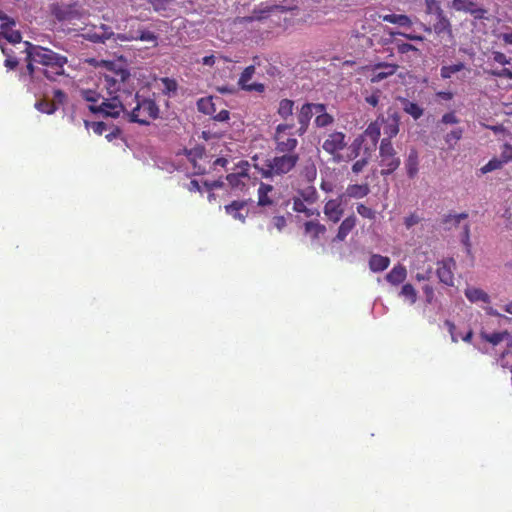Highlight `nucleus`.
<instances>
[{"label": "nucleus", "instance_id": "603ef678", "mask_svg": "<svg viewBox=\"0 0 512 512\" xmlns=\"http://www.w3.org/2000/svg\"><path fill=\"white\" fill-rule=\"evenodd\" d=\"M501 158L505 163L512 160V145L505 143L502 147Z\"/></svg>", "mask_w": 512, "mask_h": 512}, {"label": "nucleus", "instance_id": "dca6fc26", "mask_svg": "<svg viewBox=\"0 0 512 512\" xmlns=\"http://www.w3.org/2000/svg\"><path fill=\"white\" fill-rule=\"evenodd\" d=\"M67 63V58L58 54L57 60H51L46 66L47 69L44 71L45 76L50 80H55L57 76L64 75V66Z\"/></svg>", "mask_w": 512, "mask_h": 512}, {"label": "nucleus", "instance_id": "f8f14e48", "mask_svg": "<svg viewBox=\"0 0 512 512\" xmlns=\"http://www.w3.org/2000/svg\"><path fill=\"white\" fill-rule=\"evenodd\" d=\"M378 118L381 129L383 130L384 135L387 136L386 138L391 140V138L398 134L400 117L396 112L388 113L387 117L380 115Z\"/></svg>", "mask_w": 512, "mask_h": 512}, {"label": "nucleus", "instance_id": "423d86ee", "mask_svg": "<svg viewBox=\"0 0 512 512\" xmlns=\"http://www.w3.org/2000/svg\"><path fill=\"white\" fill-rule=\"evenodd\" d=\"M464 294L466 298L471 302L475 304H486L487 306H484L483 309L485 310L486 314L490 316H495L499 318H503L505 320H510V318L504 316L503 314L499 313L498 310L494 309L493 307L489 306L491 302L490 296L481 288L475 287V286H468Z\"/></svg>", "mask_w": 512, "mask_h": 512}, {"label": "nucleus", "instance_id": "09e8293b", "mask_svg": "<svg viewBox=\"0 0 512 512\" xmlns=\"http://www.w3.org/2000/svg\"><path fill=\"white\" fill-rule=\"evenodd\" d=\"M320 189L326 193H332L336 189V183L333 180L322 178Z\"/></svg>", "mask_w": 512, "mask_h": 512}, {"label": "nucleus", "instance_id": "aec40b11", "mask_svg": "<svg viewBox=\"0 0 512 512\" xmlns=\"http://www.w3.org/2000/svg\"><path fill=\"white\" fill-rule=\"evenodd\" d=\"M356 223L357 218L354 214L347 216L338 227L335 240L344 241L348 234L355 228Z\"/></svg>", "mask_w": 512, "mask_h": 512}, {"label": "nucleus", "instance_id": "a18cd8bd", "mask_svg": "<svg viewBox=\"0 0 512 512\" xmlns=\"http://www.w3.org/2000/svg\"><path fill=\"white\" fill-rule=\"evenodd\" d=\"M35 107L37 110L46 114H52L56 110L55 104H52V102L45 99L36 102Z\"/></svg>", "mask_w": 512, "mask_h": 512}, {"label": "nucleus", "instance_id": "8fccbe9b", "mask_svg": "<svg viewBox=\"0 0 512 512\" xmlns=\"http://www.w3.org/2000/svg\"><path fill=\"white\" fill-rule=\"evenodd\" d=\"M493 60L501 65H508L511 62V59L508 58L504 53L499 51H494L492 53Z\"/></svg>", "mask_w": 512, "mask_h": 512}, {"label": "nucleus", "instance_id": "a878e982", "mask_svg": "<svg viewBox=\"0 0 512 512\" xmlns=\"http://www.w3.org/2000/svg\"><path fill=\"white\" fill-rule=\"evenodd\" d=\"M481 338L486 341L487 343H490L492 346H497L503 341L510 342L511 341V335L508 331H502V332H495V333H486L481 332Z\"/></svg>", "mask_w": 512, "mask_h": 512}, {"label": "nucleus", "instance_id": "1a4fd4ad", "mask_svg": "<svg viewBox=\"0 0 512 512\" xmlns=\"http://www.w3.org/2000/svg\"><path fill=\"white\" fill-rule=\"evenodd\" d=\"M324 110L323 104H312L306 103L304 104L297 114V120L299 123V127L296 129V133L298 136H302L306 133L310 120L315 115V113L322 112Z\"/></svg>", "mask_w": 512, "mask_h": 512}, {"label": "nucleus", "instance_id": "4be33fe9", "mask_svg": "<svg viewBox=\"0 0 512 512\" xmlns=\"http://www.w3.org/2000/svg\"><path fill=\"white\" fill-rule=\"evenodd\" d=\"M404 165L408 177L413 179L419 170V158L415 149L410 150Z\"/></svg>", "mask_w": 512, "mask_h": 512}, {"label": "nucleus", "instance_id": "bb28decb", "mask_svg": "<svg viewBox=\"0 0 512 512\" xmlns=\"http://www.w3.org/2000/svg\"><path fill=\"white\" fill-rule=\"evenodd\" d=\"M380 165L382 167L381 174L389 175L394 172L400 165V158L397 156H380Z\"/></svg>", "mask_w": 512, "mask_h": 512}, {"label": "nucleus", "instance_id": "de8ad7c7", "mask_svg": "<svg viewBox=\"0 0 512 512\" xmlns=\"http://www.w3.org/2000/svg\"><path fill=\"white\" fill-rule=\"evenodd\" d=\"M356 210H357L358 214L361 215L364 218H367V219H370V220H374L375 217H376L375 211L372 210L371 208L367 207L363 203L357 204Z\"/></svg>", "mask_w": 512, "mask_h": 512}, {"label": "nucleus", "instance_id": "b1692460", "mask_svg": "<svg viewBox=\"0 0 512 512\" xmlns=\"http://www.w3.org/2000/svg\"><path fill=\"white\" fill-rule=\"evenodd\" d=\"M100 32L88 33L87 38L93 42H103L113 40L114 42L119 41L117 34H114L110 29L104 25L101 26Z\"/></svg>", "mask_w": 512, "mask_h": 512}, {"label": "nucleus", "instance_id": "052dcab7", "mask_svg": "<svg viewBox=\"0 0 512 512\" xmlns=\"http://www.w3.org/2000/svg\"><path fill=\"white\" fill-rule=\"evenodd\" d=\"M187 24H189L187 20L178 17L172 21V28L177 30L185 29Z\"/></svg>", "mask_w": 512, "mask_h": 512}, {"label": "nucleus", "instance_id": "864d4df0", "mask_svg": "<svg viewBox=\"0 0 512 512\" xmlns=\"http://www.w3.org/2000/svg\"><path fill=\"white\" fill-rule=\"evenodd\" d=\"M368 164V159L367 158H362L360 160H357L353 165H352V171L353 173L355 174H358L360 172L363 171V169L367 166Z\"/></svg>", "mask_w": 512, "mask_h": 512}, {"label": "nucleus", "instance_id": "6e6d98bb", "mask_svg": "<svg viewBox=\"0 0 512 512\" xmlns=\"http://www.w3.org/2000/svg\"><path fill=\"white\" fill-rule=\"evenodd\" d=\"M441 122L444 124H457V123H459V119L457 118L455 113L450 112V113H446L442 116Z\"/></svg>", "mask_w": 512, "mask_h": 512}, {"label": "nucleus", "instance_id": "e2e57ef3", "mask_svg": "<svg viewBox=\"0 0 512 512\" xmlns=\"http://www.w3.org/2000/svg\"><path fill=\"white\" fill-rule=\"evenodd\" d=\"M293 209L296 212L303 213V212H306L307 207H306V205H305L303 200L295 199L294 202H293Z\"/></svg>", "mask_w": 512, "mask_h": 512}, {"label": "nucleus", "instance_id": "680f3d73", "mask_svg": "<svg viewBox=\"0 0 512 512\" xmlns=\"http://www.w3.org/2000/svg\"><path fill=\"white\" fill-rule=\"evenodd\" d=\"M272 224L277 230L281 231L286 225V220L283 216H277L273 218Z\"/></svg>", "mask_w": 512, "mask_h": 512}, {"label": "nucleus", "instance_id": "37998d69", "mask_svg": "<svg viewBox=\"0 0 512 512\" xmlns=\"http://www.w3.org/2000/svg\"><path fill=\"white\" fill-rule=\"evenodd\" d=\"M504 163L505 162L502 158L501 159L493 158L481 168V172L483 174H486V173L492 172L494 170H498V169L502 168Z\"/></svg>", "mask_w": 512, "mask_h": 512}, {"label": "nucleus", "instance_id": "f257e3e1", "mask_svg": "<svg viewBox=\"0 0 512 512\" xmlns=\"http://www.w3.org/2000/svg\"><path fill=\"white\" fill-rule=\"evenodd\" d=\"M129 76V72L123 69L104 74L101 85L107 90L109 97L91 89L81 90V97L89 103V110L101 117L117 118L124 112V106L119 97L114 94L124 87Z\"/></svg>", "mask_w": 512, "mask_h": 512}, {"label": "nucleus", "instance_id": "393cba45", "mask_svg": "<svg viewBox=\"0 0 512 512\" xmlns=\"http://www.w3.org/2000/svg\"><path fill=\"white\" fill-rule=\"evenodd\" d=\"M407 277V270L403 265H396L392 268V270L386 275V280L391 285H399Z\"/></svg>", "mask_w": 512, "mask_h": 512}, {"label": "nucleus", "instance_id": "f03ea898", "mask_svg": "<svg viewBox=\"0 0 512 512\" xmlns=\"http://www.w3.org/2000/svg\"><path fill=\"white\" fill-rule=\"evenodd\" d=\"M298 161V154L284 153L281 156L267 159L263 164L255 163L254 167L259 171L262 177L273 179L289 173L296 166Z\"/></svg>", "mask_w": 512, "mask_h": 512}, {"label": "nucleus", "instance_id": "774afa93", "mask_svg": "<svg viewBox=\"0 0 512 512\" xmlns=\"http://www.w3.org/2000/svg\"><path fill=\"white\" fill-rule=\"evenodd\" d=\"M303 197H304V199L306 201L314 202L316 200V191H315V189L311 188V189L307 190L303 194Z\"/></svg>", "mask_w": 512, "mask_h": 512}, {"label": "nucleus", "instance_id": "3c124183", "mask_svg": "<svg viewBox=\"0 0 512 512\" xmlns=\"http://www.w3.org/2000/svg\"><path fill=\"white\" fill-rule=\"evenodd\" d=\"M66 101V94L61 90H55L53 92L52 104H55L56 109L59 105H62Z\"/></svg>", "mask_w": 512, "mask_h": 512}, {"label": "nucleus", "instance_id": "9b49d317", "mask_svg": "<svg viewBox=\"0 0 512 512\" xmlns=\"http://www.w3.org/2000/svg\"><path fill=\"white\" fill-rule=\"evenodd\" d=\"M155 12L162 17H173L181 10L178 0H150Z\"/></svg>", "mask_w": 512, "mask_h": 512}, {"label": "nucleus", "instance_id": "58836bf2", "mask_svg": "<svg viewBox=\"0 0 512 512\" xmlns=\"http://www.w3.org/2000/svg\"><path fill=\"white\" fill-rule=\"evenodd\" d=\"M464 69L463 63H457L454 65L442 66L440 74L443 79L450 78L453 74Z\"/></svg>", "mask_w": 512, "mask_h": 512}, {"label": "nucleus", "instance_id": "f3484780", "mask_svg": "<svg viewBox=\"0 0 512 512\" xmlns=\"http://www.w3.org/2000/svg\"><path fill=\"white\" fill-rule=\"evenodd\" d=\"M451 7L456 11H463L472 14L475 18H481L484 14V10L477 7V5L471 0H453Z\"/></svg>", "mask_w": 512, "mask_h": 512}, {"label": "nucleus", "instance_id": "c85d7f7f", "mask_svg": "<svg viewBox=\"0 0 512 512\" xmlns=\"http://www.w3.org/2000/svg\"><path fill=\"white\" fill-rule=\"evenodd\" d=\"M305 233L316 239L325 234L326 226L318 221H308L304 224Z\"/></svg>", "mask_w": 512, "mask_h": 512}, {"label": "nucleus", "instance_id": "6e6552de", "mask_svg": "<svg viewBox=\"0 0 512 512\" xmlns=\"http://www.w3.org/2000/svg\"><path fill=\"white\" fill-rule=\"evenodd\" d=\"M24 45L25 52L27 53V59L29 61H34L46 67L51 60L58 59V53L50 49L33 45L28 41H25Z\"/></svg>", "mask_w": 512, "mask_h": 512}, {"label": "nucleus", "instance_id": "6ab92c4d", "mask_svg": "<svg viewBox=\"0 0 512 512\" xmlns=\"http://www.w3.org/2000/svg\"><path fill=\"white\" fill-rule=\"evenodd\" d=\"M370 193V187L367 183L365 184H349L344 193L341 195H345V199L353 198V199H361L366 197Z\"/></svg>", "mask_w": 512, "mask_h": 512}, {"label": "nucleus", "instance_id": "2f4dec72", "mask_svg": "<svg viewBox=\"0 0 512 512\" xmlns=\"http://www.w3.org/2000/svg\"><path fill=\"white\" fill-rule=\"evenodd\" d=\"M437 22L434 24V31L440 35L442 33L448 34L450 38H452V28L451 23L448 18L443 14L437 17Z\"/></svg>", "mask_w": 512, "mask_h": 512}, {"label": "nucleus", "instance_id": "9d476101", "mask_svg": "<svg viewBox=\"0 0 512 512\" xmlns=\"http://www.w3.org/2000/svg\"><path fill=\"white\" fill-rule=\"evenodd\" d=\"M249 163L247 161H240L236 165V171L227 176L229 185L236 190H243L246 186V181L249 179L248 175Z\"/></svg>", "mask_w": 512, "mask_h": 512}, {"label": "nucleus", "instance_id": "412c9836", "mask_svg": "<svg viewBox=\"0 0 512 512\" xmlns=\"http://www.w3.org/2000/svg\"><path fill=\"white\" fill-rule=\"evenodd\" d=\"M397 65L395 64H387L380 63L375 66V73L373 74L371 81L372 82H380L383 79L387 78L390 75H393L397 70Z\"/></svg>", "mask_w": 512, "mask_h": 512}, {"label": "nucleus", "instance_id": "bf43d9fd", "mask_svg": "<svg viewBox=\"0 0 512 512\" xmlns=\"http://www.w3.org/2000/svg\"><path fill=\"white\" fill-rule=\"evenodd\" d=\"M431 274H432V268L429 267L427 270L423 271V272H417V274L415 275V279L417 281H427L431 278Z\"/></svg>", "mask_w": 512, "mask_h": 512}, {"label": "nucleus", "instance_id": "4468645a", "mask_svg": "<svg viewBox=\"0 0 512 512\" xmlns=\"http://www.w3.org/2000/svg\"><path fill=\"white\" fill-rule=\"evenodd\" d=\"M117 39L121 42L125 41H134L141 40L145 42H152L154 45L157 44V36L151 32L146 30H137V31H129L128 33H119L117 34Z\"/></svg>", "mask_w": 512, "mask_h": 512}, {"label": "nucleus", "instance_id": "ea45409f", "mask_svg": "<svg viewBox=\"0 0 512 512\" xmlns=\"http://www.w3.org/2000/svg\"><path fill=\"white\" fill-rule=\"evenodd\" d=\"M380 156H396V151L389 138H383L379 147Z\"/></svg>", "mask_w": 512, "mask_h": 512}, {"label": "nucleus", "instance_id": "c03bdc74", "mask_svg": "<svg viewBox=\"0 0 512 512\" xmlns=\"http://www.w3.org/2000/svg\"><path fill=\"white\" fill-rule=\"evenodd\" d=\"M0 48L2 50V53L6 56L5 66L9 69H14L18 65V60L15 57H13V51L7 49L3 45H0Z\"/></svg>", "mask_w": 512, "mask_h": 512}, {"label": "nucleus", "instance_id": "4c0bfd02", "mask_svg": "<svg viewBox=\"0 0 512 512\" xmlns=\"http://www.w3.org/2000/svg\"><path fill=\"white\" fill-rule=\"evenodd\" d=\"M159 88L164 94L170 95L171 93H175L177 90V83L175 80L170 78H161L159 82Z\"/></svg>", "mask_w": 512, "mask_h": 512}, {"label": "nucleus", "instance_id": "0eeeda50", "mask_svg": "<svg viewBox=\"0 0 512 512\" xmlns=\"http://www.w3.org/2000/svg\"><path fill=\"white\" fill-rule=\"evenodd\" d=\"M345 207V195L339 194L335 198H329L325 200L323 206V214L327 221L336 224L342 219L345 213Z\"/></svg>", "mask_w": 512, "mask_h": 512}, {"label": "nucleus", "instance_id": "5701e85b", "mask_svg": "<svg viewBox=\"0 0 512 512\" xmlns=\"http://www.w3.org/2000/svg\"><path fill=\"white\" fill-rule=\"evenodd\" d=\"M273 191V186L261 183L258 188V204L263 207L272 206L274 204V198L271 196Z\"/></svg>", "mask_w": 512, "mask_h": 512}, {"label": "nucleus", "instance_id": "72a5a7b5", "mask_svg": "<svg viewBox=\"0 0 512 512\" xmlns=\"http://www.w3.org/2000/svg\"><path fill=\"white\" fill-rule=\"evenodd\" d=\"M365 135L371 139L373 144H376L378 142L379 137L381 135V125L378 117L374 122L370 123V125L367 127V129L365 130Z\"/></svg>", "mask_w": 512, "mask_h": 512}, {"label": "nucleus", "instance_id": "473e14b6", "mask_svg": "<svg viewBox=\"0 0 512 512\" xmlns=\"http://www.w3.org/2000/svg\"><path fill=\"white\" fill-rule=\"evenodd\" d=\"M399 297L403 298V300L408 302L410 305H413L417 301V291L412 284L406 283L402 286L399 292Z\"/></svg>", "mask_w": 512, "mask_h": 512}, {"label": "nucleus", "instance_id": "49530a36", "mask_svg": "<svg viewBox=\"0 0 512 512\" xmlns=\"http://www.w3.org/2000/svg\"><path fill=\"white\" fill-rule=\"evenodd\" d=\"M425 5L427 14H435L437 17L444 14L436 0H425Z\"/></svg>", "mask_w": 512, "mask_h": 512}, {"label": "nucleus", "instance_id": "cd10ccee", "mask_svg": "<svg viewBox=\"0 0 512 512\" xmlns=\"http://www.w3.org/2000/svg\"><path fill=\"white\" fill-rule=\"evenodd\" d=\"M54 15L59 21L71 22L78 17L77 11L71 6L57 7L54 10Z\"/></svg>", "mask_w": 512, "mask_h": 512}, {"label": "nucleus", "instance_id": "20e7f679", "mask_svg": "<svg viewBox=\"0 0 512 512\" xmlns=\"http://www.w3.org/2000/svg\"><path fill=\"white\" fill-rule=\"evenodd\" d=\"M136 106L127 115L129 121L139 123L141 125H148L159 115V108L155 101L150 98H141L135 96Z\"/></svg>", "mask_w": 512, "mask_h": 512}, {"label": "nucleus", "instance_id": "a211bd4d", "mask_svg": "<svg viewBox=\"0 0 512 512\" xmlns=\"http://www.w3.org/2000/svg\"><path fill=\"white\" fill-rule=\"evenodd\" d=\"M225 211L235 220H239L241 222L245 221V218L248 214L245 201H234L231 204L225 206Z\"/></svg>", "mask_w": 512, "mask_h": 512}, {"label": "nucleus", "instance_id": "13d9d810", "mask_svg": "<svg viewBox=\"0 0 512 512\" xmlns=\"http://www.w3.org/2000/svg\"><path fill=\"white\" fill-rule=\"evenodd\" d=\"M90 128L94 133L101 135L104 131H106V124L103 122H92Z\"/></svg>", "mask_w": 512, "mask_h": 512}, {"label": "nucleus", "instance_id": "0e129e2a", "mask_svg": "<svg viewBox=\"0 0 512 512\" xmlns=\"http://www.w3.org/2000/svg\"><path fill=\"white\" fill-rule=\"evenodd\" d=\"M445 325L446 327L448 328V331L451 335V339L453 342H457L458 341V337H459V334H456L455 330H456V327L453 323H451L450 321H446L445 322Z\"/></svg>", "mask_w": 512, "mask_h": 512}, {"label": "nucleus", "instance_id": "5fc2aeb1", "mask_svg": "<svg viewBox=\"0 0 512 512\" xmlns=\"http://www.w3.org/2000/svg\"><path fill=\"white\" fill-rule=\"evenodd\" d=\"M499 38L505 44L512 45V27H506L505 30L500 33Z\"/></svg>", "mask_w": 512, "mask_h": 512}, {"label": "nucleus", "instance_id": "f704fd0d", "mask_svg": "<svg viewBox=\"0 0 512 512\" xmlns=\"http://www.w3.org/2000/svg\"><path fill=\"white\" fill-rule=\"evenodd\" d=\"M403 110L411 115L415 120L419 119L423 115V109L416 103L410 102L406 99L402 100Z\"/></svg>", "mask_w": 512, "mask_h": 512}, {"label": "nucleus", "instance_id": "ddd939ff", "mask_svg": "<svg viewBox=\"0 0 512 512\" xmlns=\"http://www.w3.org/2000/svg\"><path fill=\"white\" fill-rule=\"evenodd\" d=\"M455 268V261L453 259L443 260L438 263L437 276L445 285L453 286L454 275L453 270Z\"/></svg>", "mask_w": 512, "mask_h": 512}, {"label": "nucleus", "instance_id": "7c9ffc66", "mask_svg": "<svg viewBox=\"0 0 512 512\" xmlns=\"http://www.w3.org/2000/svg\"><path fill=\"white\" fill-rule=\"evenodd\" d=\"M380 18L385 22L397 24L401 27H410L412 25L411 19L404 14H387L380 16Z\"/></svg>", "mask_w": 512, "mask_h": 512}, {"label": "nucleus", "instance_id": "79ce46f5", "mask_svg": "<svg viewBox=\"0 0 512 512\" xmlns=\"http://www.w3.org/2000/svg\"><path fill=\"white\" fill-rule=\"evenodd\" d=\"M198 110L204 114H212L214 110V104L212 103L211 98H201L197 102Z\"/></svg>", "mask_w": 512, "mask_h": 512}, {"label": "nucleus", "instance_id": "338daca9", "mask_svg": "<svg viewBox=\"0 0 512 512\" xmlns=\"http://www.w3.org/2000/svg\"><path fill=\"white\" fill-rule=\"evenodd\" d=\"M398 49H399V51L401 53H408L410 51H417L418 50L415 46H413V45H411L409 43H402V44H400L398 46Z\"/></svg>", "mask_w": 512, "mask_h": 512}, {"label": "nucleus", "instance_id": "69168bd1", "mask_svg": "<svg viewBox=\"0 0 512 512\" xmlns=\"http://www.w3.org/2000/svg\"><path fill=\"white\" fill-rule=\"evenodd\" d=\"M419 222V217L415 214H412L405 218V225L407 228H411Z\"/></svg>", "mask_w": 512, "mask_h": 512}, {"label": "nucleus", "instance_id": "c9c22d12", "mask_svg": "<svg viewBox=\"0 0 512 512\" xmlns=\"http://www.w3.org/2000/svg\"><path fill=\"white\" fill-rule=\"evenodd\" d=\"M294 102L289 99H282L279 103L278 114L283 118L287 119L293 114Z\"/></svg>", "mask_w": 512, "mask_h": 512}, {"label": "nucleus", "instance_id": "39448f33", "mask_svg": "<svg viewBox=\"0 0 512 512\" xmlns=\"http://www.w3.org/2000/svg\"><path fill=\"white\" fill-rule=\"evenodd\" d=\"M293 123H281L276 126L274 132L275 149L280 153H294L298 140Z\"/></svg>", "mask_w": 512, "mask_h": 512}, {"label": "nucleus", "instance_id": "c756f323", "mask_svg": "<svg viewBox=\"0 0 512 512\" xmlns=\"http://www.w3.org/2000/svg\"><path fill=\"white\" fill-rule=\"evenodd\" d=\"M390 259L381 255H372L369 260V267L373 272H380L388 268Z\"/></svg>", "mask_w": 512, "mask_h": 512}, {"label": "nucleus", "instance_id": "2eb2a0df", "mask_svg": "<svg viewBox=\"0 0 512 512\" xmlns=\"http://www.w3.org/2000/svg\"><path fill=\"white\" fill-rule=\"evenodd\" d=\"M254 73H255V67L252 65L248 66L242 72L238 83L241 86V88L244 90L263 92L264 88H265L263 84H261V83L249 84V81L252 79Z\"/></svg>", "mask_w": 512, "mask_h": 512}, {"label": "nucleus", "instance_id": "a19ab883", "mask_svg": "<svg viewBox=\"0 0 512 512\" xmlns=\"http://www.w3.org/2000/svg\"><path fill=\"white\" fill-rule=\"evenodd\" d=\"M316 119H315V125L317 127H326L333 123L334 119L333 117L326 113L325 109L322 112L315 113Z\"/></svg>", "mask_w": 512, "mask_h": 512}, {"label": "nucleus", "instance_id": "4d7b16f0", "mask_svg": "<svg viewBox=\"0 0 512 512\" xmlns=\"http://www.w3.org/2000/svg\"><path fill=\"white\" fill-rule=\"evenodd\" d=\"M423 292H424V294L426 296V302L428 304H431L433 302L434 298H435L433 287L430 286V285H425L423 287Z\"/></svg>", "mask_w": 512, "mask_h": 512}, {"label": "nucleus", "instance_id": "e433bc0d", "mask_svg": "<svg viewBox=\"0 0 512 512\" xmlns=\"http://www.w3.org/2000/svg\"><path fill=\"white\" fill-rule=\"evenodd\" d=\"M463 135V129L462 128H456L452 130L451 132L447 133L444 137L446 144L450 149H453L456 145V143L462 138Z\"/></svg>", "mask_w": 512, "mask_h": 512}, {"label": "nucleus", "instance_id": "7ed1b4c3", "mask_svg": "<svg viewBox=\"0 0 512 512\" xmlns=\"http://www.w3.org/2000/svg\"><path fill=\"white\" fill-rule=\"evenodd\" d=\"M347 145L346 135L343 132H332L327 135L322 143V149L333 156L335 163L349 162L355 159L359 154V144L353 143L350 146V153L343 155L340 153Z\"/></svg>", "mask_w": 512, "mask_h": 512}]
</instances>
